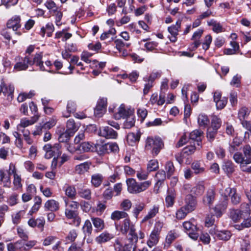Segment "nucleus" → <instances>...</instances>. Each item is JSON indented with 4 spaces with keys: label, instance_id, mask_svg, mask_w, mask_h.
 <instances>
[{
    "label": "nucleus",
    "instance_id": "f257e3e1",
    "mask_svg": "<svg viewBox=\"0 0 251 251\" xmlns=\"http://www.w3.org/2000/svg\"><path fill=\"white\" fill-rule=\"evenodd\" d=\"M43 54L41 52L36 53L33 57L29 55H25L24 57H17L16 58L17 62L14 66V69L17 71L26 70L29 66L35 65L39 67L41 71H48L53 73L52 71L46 69L44 66L42 61Z\"/></svg>",
    "mask_w": 251,
    "mask_h": 251
},
{
    "label": "nucleus",
    "instance_id": "f03ea898",
    "mask_svg": "<svg viewBox=\"0 0 251 251\" xmlns=\"http://www.w3.org/2000/svg\"><path fill=\"white\" fill-rule=\"evenodd\" d=\"M96 147L89 142H85L78 145L76 150L80 152L93 151ZM97 149H99L102 153H110L111 152H117L119 151V147L116 143H108L102 145H98Z\"/></svg>",
    "mask_w": 251,
    "mask_h": 251
},
{
    "label": "nucleus",
    "instance_id": "7ed1b4c3",
    "mask_svg": "<svg viewBox=\"0 0 251 251\" xmlns=\"http://www.w3.org/2000/svg\"><path fill=\"white\" fill-rule=\"evenodd\" d=\"M127 190L131 194H138L147 189L151 184V180L138 183L134 178H128L126 180Z\"/></svg>",
    "mask_w": 251,
    "mask_h": 251
},
{
    "label": "nucleus",
    "instance_id": "20e7f679",
    "mask_svg": "<svg viewBox=\"0 0 251 251\" xmlns=\"http://www.w3.org/2000/svg\"><path fill=\"white\" fill-rule=\"evenodd\" d=\"M116 227L117 229H119L123 234H126L129 232L127 236L130 237L129 239L135 241V235L137 234L135 232V226L131 222L128 217L124 220L120 225L116 224Z\"/></svg>",
    "mask_w": 251,
    "mask_h": 251
},
{
    "label": "nucleus",
    "instance_id": "39448f33",
    "mask_svg": "<svg viewBox=\"0 0 251 251\" xmlns=\"http://www.w3.org/2000/svg\"><path fill=\"white\" fill-rule=\"evenodd\" d=\"M164 146L162 140L159 138L148 137L146 140L145 149L152 151L153 155H157Z\"/></svg>",
    "mask_w": 251,
    "mask_h": 251
},
{
    "label": "nucleus",
    "instance_id": "423d86ee",
    "mask_svg": "<svg viewBox=\"0 0 251 251\" xmlns=\"http://www.w3.org/2000/svg\"><path fill=\"white\" fill-rule=\"evenodd\" d=\"M243 154L240 152H236L233 155V159L236 162L245 161V163H251V147L246 145L242 150Z\"/></svg>",
    "mask_w": 251,
    "mask_h": 251
},
{
    "label": "nucleus",
    "instance_id": "0eeeda50",
    "mask_svg": "<svg viewBox=\"0 0 251 251\" xmlns=\"http://www.w3.org/2000/svg\"><path fill=\"white\" fill-rule=\"evenodd\" d=\"M184 229L188 232L189 236L194 240L198 239L199 237V228L192 223V222L188 221L183 223Z\"/></svg>",
    "mask_w": 251,
    "mask_h": 251
},
{
    "label": "nucleus",
    "instance_id": "6e6552de",
    "mask_svg": "<svg viewBox=\"0 0 251 251\" xmlns=\"http://www.w3.org/2000/svg\"><path fill=\"white\" fill-rule=\"evenodd\" d=\"M185 204L183 206L188 212H191L195 210L197 205L196 198L192 194L186 195L184 199Z\"/></svg>",
    "mask_w": 251,
    "mask_h": 251
},
{
    "label": "nucleus",
    "instance_id": "1a4fd4ad",
    "mask_svg": "<svg viewBox=\"0 0 251 251\" xmlns=\"http://www.w3.org/2000/svg\"><path fill=\"white\" fill-rule=\"evenodd\" d=\"M224 195L226 197H227V196L230 197L231 201L234 205H237L240 202V196L237 193L236 189L234 188L227 187L225 189Z\"/></svg>",
    "mask_w": 251,
    "mask_h": 251
},
{
    "label": "nucleus",
    "instance_id": "9d476101",
    "mask_svg": "<svg viewBox=\"0 0 251 251\" xmlns=\"http://www.w3.org/2000/svg\"><path fill=\"white\" fill-rule=\"evenodd\" d=\"M99 135L107 139H116L117 132L109 126H102L100 128Z\"/></svg>",
    "mask_w": 251,
    "mask_h": 251
},
{
    "label": "nucleus",
    "instance_id": "9b49d317",
    "mask_svg": "<svg viewBox=\"0 0 251 251\" xmlns=\"http://www.w3.org/2000/svg\"><path fill=\"white\" fill-rule=\"evenodd\" d=\"M21 19L19 15H15L8 20L6 25L9 29H12L13 31H17L21 27Z\"/></svg>",
    "mask_w": 251,
    "mask_h": 251
},
{
    "label": "nucleus",
    "instance_id": "f8f14e48",
    "mask_svg": "<svg viewBox=\"0 0 251 251\" xmlns=\"http://www.w3.org/2000/svg\"><path fill=\"white\" fill-rule=\"evenodd\" d=\"M107 107V99L102 98L100 99L94 110L96 116L101 117L105 112Z\"/></svg>",
    "mask_w": 251,
    "mask_h": 251
},
{
    "label": "nucleus",
    "instance_id": "ddd939ff",
    "mask_svg": "<svg viewBox=\"0 0 251 251\" xmlns=\"http://www.w3.org/2000/svg\"><path fill=\"white\" fill-rule=\"evenodd\" d=\"M209 233L212 235H215L219 240L227 241L231 237V233L228 230L219 231L215 228H211L209 230Z\"/></svg>",
    "mask_w": 251,
    "mask_h": 251
},
{
    "label": "nucleus",
    "instance_id": "4468645a",
    "mask_svg": "<svg viewBox=\"0 0 251 251\" xmlns=\"http://www.w3.org/2000/svg\"><path fill=\"white\" fill-rule=\"evenodd\" d=\"M181 22L177 21L176 25H172L168 28L169 32L171 34V36H169V38L172 42H175L177 40V36L179 29L180 28Z\"/></svg>",
    "mask_w": 251,
    "mask_h": 251
},
{
    "label": "nucleus",
    "instance_id": "2eb2a0df",
    "mask_svg": "<svg viewBox=\"0 0 251 251\" xmlns=\"http://www.w3.org/2000/svg\"><path fill=\"white\" fill-rule=\"evenodd\" d=\"M39 118V115L38 114L34 115L30 120L25 118H23L21 120L20 123L17 126V128L20 129V127L25 128L30 125H32L35 123Z\"/></svg>",
    "mask_w": 251,
    "mask_h": 251
},
{
    "label": "nucleus",
    "instance_id": "dca6fc26",
    "mask_svg": "<svg viewBox=\"0 0 251 251\" xmlns=\"http://www.w3.org/2000/svg\"><path fill=\"white\" fill-rule=\"evenodd\" d=\"M215 195V193L213 189H208L206 195L203 197L202 201L203 204L210 206L214 201Z\"/></svg>",
    "mask_w": 251,
    "mask_h": 251
},
{
    "label": "nucleus",
    "instance_id": "f3484780",
    "mask_svg": "<svg viewBox=\"0 0 251 251\" xmlns=\"http://www.w3.org/2000/svg\"><path fill=\"white\" fill-rule=\"evenodd\" d=\"M66 131L72 136L78 129L79 126L76 124L73 119H70L66 123Z\"/></svg>",
    "mask_w": 251,
    "mask_h": 251
},
{
    "label": "nucleus",
    "instance_id": "a211bd4d",
    "mask_svg": "<svg viewBox=\"0 0 251 251\" xmlns=\"http://www.w3.org/2000/svg\"><path fill=\"white\" fill-rule=\"evenodd\" d=\"M44 208L45 210L56 211L59 209V203L54 200H49L45 203Z\"/></svg>",
    "mask_w": 251,
    "mask_h": 251
},
{
    "label": "nucleus",
    "instance_id": "6ab92c4d",
    "mask_svg": "<svg viewBox=\"0 0 251 251\" xmlns=\"http://www.w3.org/2000/svg\"><path fill=\"white\" fill-rule=\"evenodd\" d=\"M91 219L97 232H100L104 228L105 223L103 219L95 217H92Z\"/></svg>",
    "mask_w": 251,
    "mask_h": 251
},
{
    "label": "nucleus",
    "instance_id": "aec40b11",
    "mask_svg": "<svg viewBox=\"0 0 251 251\" xmlns=\"http://www.w3.org/2000/svg\"><path fill=\"white\" fill-rule=\"evenodd\" d=\"M191 168L196 175L203 173L205 171L204 164L202 161L200 160L194 161L191 164Z\"/></svg>",
    "mask_w": 251,
    "mask_h": 251
},
{
    "label": "nucleus",
    "instance_id": "412c9836",
    "mask_svg": "<svg viewBox=\"0 0 251 251\" xmlns=\"http://www.w3.org/2000/svg\"><path fill=\"white\" fill-rule=\"evenodd\" d=\"M131 114V111L126 110L124 104H122L118 109L117 112L115 115L116 119H120L122 118H125Z\"/></svg>",
    "mask_w": 251,
    "mask_h": 251
},
{
    "label": "nucleus",
    "instance_id": "4be33fe9",
    "mask_svg": "<svg viewBox=\"0 0 251 251\" xmlns=\"http://www.w3.org/2000/svg\"><path fill=\"white\" fill-rule=\"evenodd\" d=\"M127 241L128 243H126L124 246V251H131L132 250V251H135V249L136 248V243L138 241V236L135 235V241L132 240L131 239H129L130 237L127 236Z\"/></svg>",
    "mask_w": 251,
    "mask_h": 251
},
{
    "label": "nucleus",
    "instance_id": "5701e85b",
    "mask_svg": "<svg viewBox=\"0 0 251 251\" xmlns=\"http://www.w3.org/2000/svg\"><path fill=\"white\" fill-rule=\"evenodd\" d=\"M3 184V186L9 187L11 184L10 177L5 172L0 169V184Z\"/></svg>",
    "mask_w": 251,
    "mask_h": 251
},
{
    "label": "nucleus",
    "instance_id": "b1692460",
    "mask_svg": "<svg viewBox=\"0 0 251 251\" xmlns=\"http://www.w3.org/2000/svg\"><path fill=\"white\" fill-rule=\"evenodd\" d=\"M76 105L75 102L69 100L67 105V110L62 113V116L65 118H68L70 116L72 113H74L75 111Z\"/></svg>",
    "mask_w": 251,
    "mask_h": 251
},
{
    "label": "nucleus",
    "instance_id": "393cba45",
    "mask_svg": "<svg viewBox=\"0 0 251 251\" xmlns=\"http://www.w3.org/2000/svg\"><path fill=\"white\" fill-rule=\"evenodd\" d=\"M113 238L112 234L107 232H103L96 238L97 243L101 244L109 241Z\"/></svg>",
    "mask_w": 251,
    "mask_h": 251
},
{
    "label": "nucleus",
    "instance_id": "a878e982",
    "mask_svg": "<svg viewBox=\"0 0 251 251\" xmlns=\"http://www.w3.org/2000/svg\"><path fill=\"white\" fill-rule=\"evenodd\" d=\"M91 163L85 162L75 166V171L77 174H83L86 172L89 169Z\"/></svg>",
    "mask_w": 251,
    "mask_h": 251
},
{
    "label": "nucleus",
    "instance_id": "bb28decb",
    "mask_svg": "<svg viewBox=\"0 0 251 251\" xmlns=\"http://www.w3.org/2000/svg\"><path fill=\"white\" fill-rule=\"evenodd\" d=\"M65 195L71 199H75L76 195L75 188L74 186L67 185L64 187Z\"/></svg>",
    "mask_w": 251,
    "mask_h": 251
},
{
    "label": "nucleus",
    "instance_id": "cd10ccee",
    "mask_svg": "<svg viewBox=\"0 0 251 251\" xmlns=\"http://www.w3.org/2000/svg\"><path fill=\"white\" fill-rule=\"evenodd\" d=\"M230 217L234 222L239 221L240 219L245 218L246 216L242 212V210L233 209L230 211Z\"/></svg>",
    "mask_w": 251,
    "mask_h": 251
},
{
    "label": "nucleus",
    "instance_id": "c85d7f7f",
    "mask_svg": "<svg viewBox=\"0 0 251 251\" xmlns=\"http://www.w3.org/2000/svg\"><path fill=\"white\" fill-rule=\"evenodd\" d=\"M128 217V214L125 211L116 210L111 215V219L114 221H118L121 219H126Z\"/></svg>",
    "mask_w": 251,
    "mask_h": 251
},
{
    "label": "nucleus",
    "instance_id": "c756f323",
    "mask_svg": "<svg viewBox=\"0 0 251 251\" xmlns=\"http://www.w3.org/2000/svg\"><path fill=\"white\" fill-rule=\"evenodd\" d=\"M8 251H17L24 250L25 248L23 247L21 243V240L17 241L15 243H10L7 245Z\"/></svg>",
    "mask_w": 251,
    "mask_h": 251
},
{
    "label": "nucleus",
    "instance_id": "7c9ffc66",
    "mask_svg": "<svg viewBox=\"0 0 251 251\" xmlns=\"http://www.w3.org/2000/svg\"><path fill=\"white\" fill-rule=\"evenodd\" d=\"M241 124L243 127L247 130L244 134V139L245 140L249 139L251 136V122L244 120L241 122Z\"/></svg>",
    "mask_w": 251,
    "mask_h": 251
},
{
    "label": "nucleus",
    "instance_id": "2f4dec72",
    "mask_svg": "<svg viewBox=\"0 0 251 251\" xmlns=\"http://www.w3.org/2000/svg\"><path fill=\"white\" fill-rule=\"evenodd\" d=\"M102 180L103 176L101 174H96L92 176L91 183L95 187L100 186L101 185Z\"/></svg>",
    "mask_w": 251,
    "mask_h": 251
},
{
    "label": "nucleus",
    "instance_id": "473e14b6",
    "mask_svg": "<svg viewBox=\"0 0 251 251\" xmlns=\"http://www.w3.org/2000/svg\"><path fill=\"white\" fill-rule=\"evenodd\" d=\"M205 187L202 184H198L196 186L192 187L191 190L192 195H194L196 196L201 195L204 191Z\"/></svg>",
    "mask_w": 251,
    "mask_h": 251
},
{
    "label": "nucleus",
    "instance_id": "72a5a7b5",
    "mask_svg": "<svg viewBox=\"0 0 251 251\" xmlns=\"http://www.w3.org/2000/svg\"><path fill=\"white\" fill-rule=\"evenodd\" d=\"M158 234L159 233L153 231L151 233L149 239L147 242V244L150 248L155 245L158 243Z\"/></svg>",
    "mask_w": 251,
    "mask_h": 251
},
{
    "label": "nucleus",
    "instance_id": "f704fd0d",
    "mask_svg": "<svg viewBox=\"0 0 251 251\" xmlns=\"http://www.w3.org/2000/svg\"><path fill=\"white\" fill-rule=\"evenodd\" d=\"M159 207L157 205H154L153 207L150 210L147 215L143 218L142 222H145L150 219L153 218L157 213H158Z\"/></svg>",
    "mask_w": 251,
    "mask_h": 251
},
{
    "label": "nucleus",
    "instance_id": "c9c22d12",
    "mask_svg": "<svg viewBox=\"0 0 251 251\" xmlns=\"http://www.w3.org/2000/svg\"><path fill=\"white\" fill-rule=\"evenodd\" d=\"M202 133L203 132L201 131L195 130L190 133L189 139L193 140H196L197 142V145L200 146V142L201 141V136Z\"/></svg>",
    "mask_w": 251,
    "mask_h": 251
},
{
    "label": "nucleus",
    "instance_id": "e433bc0d",
    "mask_svg": "<svg viewBox=\"0 0 251 251\" xmlns=\"http://www.w3.org/2000/svg\"><path fill=\"white\" fill-rule=\"evenodd\" d=\"M223 169L227 174H231L234 171V165L231 161H226L223 165Z\"/></svg>",
    "mask_w": 251,
    "mask_h": 251
},
{
    "label": "nucleus",
    "instance_id": "4c0bfd02",
    "mask_svg": "<svg viewBox=\"0 0 251 251\" xmlns=\"http://www.w3.org/2000/svg\"><path fill=\"white\" fill-rule=\"evenodd\" d=\"M179 236L178 233L175 230L169 231L166 238V242L170 245Z\"/></svg>",
    "mask_w": 251,
    "mask_h": 251
},
{
    "label": "nucleus",
    "instance_id": "58836bf2",
    "mask_svg": "<svg viewBox=\"0 0 251 251\" xmlns=\"http://www.w3.org/2000/svg\"><path fill=\"white\" fill-rule=\"evenodd\" d=\"M35 203L32 207L31 210L29 211V213L32 215L33 213L36 212L39 210L40 205L42 203V200L40 197L36 196L34 198Z\"/></svg>",
    "mask_w": 251,
    "mask_h": 251
},
{
    "label": "nucleus",
    "instance_id": "ea45409f",
    "mask_svg": "<svg viewBox=\"0 0 251 251\" xmlns=\"http://www.w3.org/2000/svg\"><path fill=\"white\" fill-rule=\"evenodd\" d=\"M176 195L173 191H169L165 201L167 207L172 206L174 203Z\"/></svg>",
    "mask_w": 251,
    "mask_h": 251
},
{
    "label": "nucleus",
    "instance_id": "a19ab883",
    "mask_svg": "<svg viewBox=\"0 0 251 251\" xmlns=\"http://www.w3.org/2000/svg\"><path fill=\"white\" fill-rule=\"evenodd\" d=\"M198 122L200 126L205 127L209 124V120L207 115L201 114L199 115Z\"/></svg>",
    "mask_w": 251,
    "mask_h": 251
},
{
    "label": "nucleus",
    "instance_id": "79ce46f5",
    "mask_svg": "<svg viewBox=\"0 0 251 251\" xmlns=\"http://www.w3.org/2000/svg\"><path fill=\"white\" fill-rule=\"evenodd\" d=\"M125 118L126 120L124 123V128L128 129L134 126L135 119L133 115L130 114Z\"/></svg>",
    "mask_w": 251,
    "mask_h": 251
},
{
    "label": "nucleus",
    "instance_id": "37998d69",
    "mask_svg": "<svg viewBox=\"0 0 251 251\" xmlns=\"http://www.w3.org/2000/svg\"><path fill=\"white\" fill-rule=\"evenodd\" d=\"M64 202L65 203L66 208L72 209L73 210H78V208L79 207V203L75 201H71L69 202V201L67 198H64Z\"/></svg>",
    "mask_w": 251,
    "mask_h": 251
},
{
    "label": "nucleus",
    "instance_id": "c03bdc74",
    "mask_svg": "<svg viewBox=\"0 0 251 251\" xmlns=\"http://www.w3.org/2000/svg\"><path fill=\"white\" fill-rule=\"evenodd\" d=\"M82 229L85 235L89 236L92 233V226L91 222L89 220H87L85 221Z\"/></svg>",
    "mask_w": 251,
    "mask_h": 251
},
{
    "label": "nucleus",
    "instance_id": "a18cd8bd",
    "mask_svg": "<svg viewBox=\"0 0 251 251\" xmlns=\"http://www.w3.org/2000/svg\"><path fill=\"white\" fill-rule=\"evenodd\" d=\"M25 214V212L23 210H20L17 213L12 215V223L14 225H18L21 222V218L23 215Z\"/></svg>",
    "mask_w": 251,
    "mask_h": 251
},
{
    "label": "nucleus",
    "instance_id": "49530a36",
    "mask_svg": "<svg viewBox=\"0 0 251 251\" xmlns=\"http://www.w3.org/2000/svg\"><path fill=\"white\" fill-rule=\"evenodd\" d=\"M249 111L248 109L246 107L241 108L238 112V117L240 121H243L248 116Z\"/></svg>",
    "mask_w": 251,
    "mask_h": 251
},
{
    "label": "nucleus",
    "instance_id": "de8ad7c7",
    "mask_svg": "<svg viewBox=\"0 0 251 251\" xmlns=\"http://www.w3.org/2000/svg\"><path fill=\"white\" fill-rule=\"evenodd\" d=\"M242 212L247 217L251 214V201L249 203H243L241 205Z\"/></svg>",
    "mask_w": 251,
    "mask_h": 251
},
{
    "label": "nucleus",
    "instance_id": "09e8293b",
    "mask_svg": "<svg viewBox=\"0 0 251 251\" xmlns=\"http://www.w3.org/2000/svg\"><path fill=\"white\" fill-rule=\"evenodd\" d=\"M190 212H188L186 208L183 206L176 211V218L178 220L183 219Z\"/></svg>",
    "mask_w": 251,
    "mask_h": 251
},
{
    "label": "nucleus",
    "instance_id": "8fccbe9b",
    "mask_svg": "<svg viewBox=\"0 0 251 251\" xmlns=\"http://www.w3.org/2000/svg\"><path fill=\"white\" fill-rule=\"evenodd\" d=\"M221 120L216 116H212L211 127L212 128L218 130L221 126Z\"/></svg>",
    "mask_w": 251,
    "mask_h": 251
},
{
    "label": "nucleus",
    "instance_id": "3c124183",
    "mask_svg": "<svg viewBox=\"0 0 251 251\" xmlns=\"http://www.w3.org/2000/svg\"><path fill=\"white\" fill-rule=\"evenodd\" d=\"M79 196L86 200H90L91 198V192L89 189H81L78 191Z\"/></svg>",
    "mask_w": 251,
    "mask_h": 251
},
{
    "label": "nucleus",
    "instance_id": "603ef678",
    "mask_svg": "<svg viewBox=\"0 0 251 251\" xmlns=\"http://www.w3.org/2000/svg\"><path fill=\"white\" fill-rule=\"evenodd\" d=\"M46 7L50 10V12H55L58 9L55 3L52 0H48L45 3Z\"/></svg>",
    "mask_w": 251,
    "mask_h": 251
},
{
    "label": "nucleus",
    "instance_id": "864d4df0",
    "mask_svg": "<svg viewBox=\"0 0 251 251\" xmlns=\"http://www.w3.org/2000/svg\"><path fill=\"white\" fill-rule=\"evenodd\" d=\"M158 168V163L156 160H151L147 165V171L149 172L154 171Z\"/></svg>",
    "mask_w": 251,
    "mask_h": 251
},
{
    "label": "nucleus",
    "instance_id": "5fc2aeb1",
    "mask_svg": "<svg viewBox=\"0 0 251 251\" xmlns=\"http://www.w3.org/2000/svg\"><path fill=\"white\" fill-rule=\"evenodd\" d=\"M3 87V93L8 96H11L12 98L13 93L14 91V87L13 85H9L6 86L4 83L2 84Z\"/></svg>",
    "mask_w": 251,
    "mask_h": 251
},
{
    "label": "nucleus",
    "instance_id": "6e6d98bb",
    "mask_svg": "<svg viewBox=\"0 0 251 251\" xmlns=\"http://www.w3.org/2000/svg\"><path fill=\"white\" fill-rule=\"evenodd\" d=\"M78 214V210L65 208V215L68 219H72Z\"/></svg>",
    "mask_w": 251,
    "mask_h": 251
},
{
    "label": "nucleus",
    "instance_id": "4d7b16f0",
    "mask_svg": "<svg viewBox=\"0 0 251 251\" xmlns=\"http://www.w3.org/2000/svg\"><path fill=\"white\" fill-rule=\"evenodd\" d=\"M149 172H148V171H146L142 169H140L139 170L137 171V177L140 180H146L148 177Z\"/></svg>",
    "mask_w": 251,
    "mask_h": 251
},
{
    "label": "nucleus",
    "instance_id": "13d9d810",
    "mask_svg": "<svg viewBox=\"0 0 251 251\" xmlns=\"http://www.w3.org/2000/svg\"><path fill=\"white\" fill-rule=\"evenodd\" d=\"M251 226V217L245 219L241 225H236V228L241 230L243 228H248Z\"/></svg>",
    "mask_w": 251,
    "mask_h": 251
},
{
    "label": "nucleus",
    "instance_id": "bf43d9fd",
    "mask_svg": "<svg viewBox=\"0 0 251 251\" xmlns=\"http://www.w3.org/2000/svg\"><path fill=\"white\" fill-rule=\"evenodd\" d=\"M200 240L204 244H208L211 240L210 237L207 232H202L200 235Z\"/></svg>",
    "mask_w": 251,
    "mask_h": 251
},
{
    "label": "nucleus",
    "instance_id": "052dcab7",
    "mask_svg": "<svg viewBox=\"0 0 251 251\" xmlns=\"http://www.w3.org/2000/svg\"><path fill=\"white\" fill-rule=\"evenodd\" d=\"M165 169L168 177H170L175 171V167L173 162L171 161L167 162L166 164Z\"/></svg>",
    "mask_w": 251,
    "mask_h": 251
},
{
    "label": "nucleus",
    "instance_id": "680f3d73",
    "mask_svg": "<svg viewBox=\"0 0 251 251\" xmlns=\"http://www.w3.org/2000/svg\"><path fill=\"white\" fill-rule=\"evenodd\" d=\"M26 243H23L22 240H21V243L23 247H24L25 249L24 250H21V251H27L31 248H32L33 246L36 245V242L34 240L29 241Z\"/></svg>",
    "mask_w": 251,
    "mask_h": 251
},
{
    "label": "nucleus",
    "instance_id": "e2e57ef3",
    "mask_svg": "<svg viewBox=\"0 0 251 251\" xmlns=\"http://www.w3.org/2000/svg\"><path fill=\"white\" fill-rule=\"evenodd\" d=\"M217 130L211 127L207 129V137L209 141H213L217 134Z\"/></svg>",
    "mask_w": 251,
    "mask_h": 251
},
{
    "label": "nucleus",
    "instance_id": "0e129e2a",
    "mask_svg": "<svg viewBox=\"0 0 251 251\" xmlns=\"http://www.w3.org/2000/svg\"><path fill=\"white\" fill-rule=\"evenodd\" d=\"M140 139V136L134 133H129L127 135V141L129 143H134L138 141Z\"/></svg>",
    "mask_w": 251,
    "mask_h": 251
},
{
    "label": "nucleus",
    "instance_id": "69168bd1",
    "mask_svg": "<svg viewBox=\"0 0 251 251\" xmlns=\"http://www.w3.org/2000/svg\"><path fill=\"white\" fill-rule=\"evenodd\" d=\"M77 236V233L76 230L73 229L71 230L67 236H66V240L68 242H72L75 240Z\"/></svg>",
    "mask_w": 251,
    "mask_h": 251
},
{
    "label": "nucleus",
    "instance_id": "338daca9",
    "mask_svg": "<svg viewBox=\"0 0 251 251\" xmlns=\"http://www.w3.org/2000/svg\"><path fill=\"white\" fill-rule=\"evenodd\" d=\"M17 229L18 236L24 241H26L28 238L27 232L20 227H18Z\"/></svg>",
    "mask_w": 251,
    "mask_h": 251
},
{
    "label": "nucleus",
    "instance_id": "774afa93",
    "mask_svg": "<svg viewBox=\"0 0 251 251\" xmlns=\"http://www.w3.org/2000/svg\"><path fill=\"white\" fill-rule=\"evenodd\" d=\"M227 101V99L226 97L222 98V99L219 100L217 101H216V106L217 109H222L224 108L226 105Z\"/></svg>",
    "mask_w": 251,
    "mask_h": 251
}]
</instances>
